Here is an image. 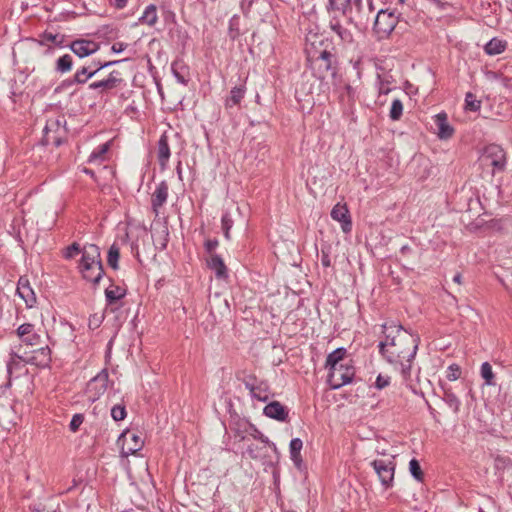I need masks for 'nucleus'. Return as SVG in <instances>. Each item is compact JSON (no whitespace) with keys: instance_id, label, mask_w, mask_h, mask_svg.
Segmentation results:
<instances>
[{"instance_id":"nucleus-1","label":"nucleus","mask_w":512,"mask_h":512,"mask_svg":"<svg viewBox=\"0 0 512 512\" xmlns=\"http://www.w3.org/2000/svg\"><path fill=\"white\" fill-rule=\"evenodd\" d=\"M417 348V338L401 326L386 327V360L400 371L405 380L410 376L411 362Z\"/></svg>"},{"instance_id":"nucleus-2","label":"nucleus","mask_w":512,"mask_h":512,"mask_svg":"<svg viewBox=\"0 0 512 512\" xmlns=\"http://www.w3.org/2000/svg\"><path fill=\"white\" fill-rule=\"evenodd\" d=\"M80 270L83 277L93 283H98L103 274L99 248L94 244L85 245L82 252Z\"/></svg>"},{"instance_id":"nucleus-3","label":"nucleus","mask_w":512,"mask_h":512,"mask_svg":"<svg viewBox=\"0 0 512 512\" xmlns=\"http://www.w3.org/2000/svg\"><path fill=\"white\" fill-rule=\"evenodd\" d=\"M480 166L492 175L502 172L506 167V153L502 147L496 144L488 145L479 157Z\"/></svg>"},{"instance_id":"nucleus-4","label":"nucleus","mask_w":512,"mask_h":512,"mask_svg":"<svg viewBox=\"0 0 512 512\" xmlns=\"http://www.w3.org/2000/svg\"><path fill=\"white\" fill-rule=\"evenodd\" d=\"M355 375L351 362H345L329 368L328 383L332 389H338L352 381Z\"/></svg>"},{"instance_id":"nucleus-5","label":"nucleus","mask_w":512,"mask_h":512,"mask_svg":"<svg viewBox=\"0 0 512 512\" xmlns=\"http://www.w3.org/2000/svg\"><path fill=\"white\" fill-rule=\"evenodd\" d=\"M118 445L121 447L122 456L128 457L140 451L144 441L137 433L126 430L118 438Z\"/></svg>"},{"instance_id":"nucleus-6","label":"nucleus","mask_w":512,"mask_h":512,"mask_svg":"<svg viewBox=\"0 0 512 512\" xmlns=\"http://www.w3.org/2000/svg\"><path fill=\"white\" fill-rule=\"evenodd\" d=\"M330 44L324 41V38L317 33H309L306 36V44H305V52L307 54V59L311 63L312 62V53H315V56L320 58L321 56H327L330 50L328 49Z\"/></svg>"},{"instance_id":"nucleus-7","label":"nucleus","mask_w":512,"mask_h":512,"mask_svg":"<svg viewBox=\"0 0 512 512\" xmlns=\"http://www.w3.org/2000/svg\"><path fill=\"white\" fill-rule=\"evenodd\" d=\"M108 384V373L106 370H102L94 378H92L86 388V395L90 401H96L103 395L107 389Z\"/></svg>"},{"instance_id":"nucleus-8","label":"nucleus","mask_w":512,"mask_h":512,"mask_svg":"<svg viewBox=\"0 0 512 512\" xmlns=\"http://www.w3.org/2000/svg\"><path fill=\"white\" fill-rule=\"evenodd\" d=\"M332 53L328 52L327 56H315V53H312V69L315 71L319 78H325L328 73L335 75V72L332 70Z\"/></svg>"},{"instance_id":"nucleus-9","label":"nucleus","mask_w":512,"mask_h":512,"mask_svg":"<svg viewBox=\"0 0 512 512\" xmlns=\"http://www.w3.org/2000/svg\"><path fill=\"white\" fill-rule=\"evenodd\" d=\"M331 217L335 221L341 223V227L344 233H349L352 228V222L349 215V210L345 204L337 203L332 211Z\"/></svg>"},{"instance_id":"nucleus-10","label":"nucleus","mask_w":512,"mask_h":512,"mask_svg":"<svg viewBox=\"0 0 512 512\" xmlns=\"http://www.w3.org/2000/svg\"><path fill=\"white\" fill-rule=\"evenodd\" d=\"M17 294L23 299L28 308H32L36 303V295L31 288L29 280L25 277H20L17 286Z\"/></svg>"},{"instance_id":"nucleus-11","label":"nucleus","mask_w":512,"mask_h":512,"mask_svg":"<svg viewBox=\"0 0 512 512\" xmlns=\"http://www.w3.org/2000/svg\"><path fill=\"white\" fill-rule=\"evenodd\" d=\"M71 50L80 58L89 56L99 49L98 43L90 40H75L71 44Z\"/></svg>"},{"instance_id":"nucleus-12","label":"nucleus","mask_w":512,"mask_h":512,"mask_svg":"<svg viewBox=\"0 0 512 512\" xmlns=\"http://www.w3.org/2000/svg\"><path fill=\"white\" fill-rule=\"evenodd\" d=\"M169 187L166 182H161L155 189L151 197L153 212L159 215V209L164 205L168 197Z\"/></svg>"},{"instance_id":"nucleus-13","label":"nucleus","mask_w":512,"mask_h":512,"mask_svg":"<svg viewBox=\"0 0 512 512\" xmlns=\"http://www.w3.org/2000/svg\"><path fill=\"white\" fill-rule=\"evenodd\" d=\"M121 81L122 78L120 76V73L117 71H113L109 74V76L106 79L91 83L89 85V88L93 90L102 89V91H107L117 87L121 83Z\"/></svg>"},{"instance_id":"nucleus-14","label":"nucleus","mask_w":512,"mask_h":512,"mask_svg":"<svg viewBox=\"0 0 512 512\" xmlns=\"http://www.w3.org/2000/svg\"><path fill=\"white\" fill-rule=\"evenodd\" d=\"M17 335L22 341L31 346L37 345L40 340V335L34 332V326L30 323L19 326Z\"/></svg>"},{"instance_id":"nucleus-15","label":"nucleus","mask_w":512,"mask_h":512,"mask_svg":"<svg viewBox=\"0 0 512 512\" xmlns=\"http://www.w3.org/2000/svg\"><path fill=\"white\" fill-rule=\"evenodd\" d=\"M117 63L116 61L105 62L103 65H100L96 69H91L89 67H83L81 70H78L74 75V82L78 84H84L88 81V79L92 78L96 75L101 69L106 68L110 65Z\"/></svg>"},{"instance_id":"nucleus-16","label":"nucleus","mask_w":512,"mask_h":512,"mask_svg":"<svg viewBox=\"0 0 512 512\" xmlns=\"http://www.w3.org/2000/svg\"><path fill=\"white\" fill-rule=\"evenodd\" d=\"M264 414L267 417L276 419L278 421H285L288 417V411L278 401H273L266 405L264 408Z\"/></svg>"},{"instance_id":"nucleus-17","label":"nucleus","mask_w":512,"mask_h":512,"mask_svg":"<svg viewBox=\"0 0 512 512\" xmlns=\"http://www.w3.org/2000/svg\"><path fill=\"white\" fill-rule=\"evenodd\" d=\"M435 124L438 128L437 135L440 139H448L453 135L454 129L448 123L445 113H439L435 116Z\"/></svg>"},{"instance_id":"nucleus-18","label":"nucleus","mask_w":512,"mask_h":512,"mask_svg":"<svg viewBox=\"0 0 512 512\" xmlns=\"http://www.w3.org/2000/svg\"><path fill=\"white\" fill-rule=\"evenodd\" d=\"M157 157L161 168L165 169L170 158V148L166 135H162L158 141Z\"/></svg>"},{"instance_id":"nucleus-19","label":"nucleus","mask_w":512,"mask_h":512,"mask_svg":"<svg viewBox=\"0 0 512 512\" xmlns=\"http://www.w3.org/2000/svg\"><path fill=\"white\" fill-rule=\"evenodd\" d=\"M207 264L208 267L215 272L217 278L222 279L227 277V268L220 256L212 254Z\"/></svg>"},{"instance_id":"nucleus-20","label":"nucleus","mask_w":512,"mask_h":512,"mask_svg":"<svg viewBox=\"0 0 512 512\" xmlns=\"http://www.w3.org/2000/svg\"><path fill=\"white\" fill-rule=\"evenodd\" d=\"M345 362H351V360L346 359V349L338 348L328 355L326 366L331 368L336 365L344 364Z\"/></svg>"},{"instance_id":"nucleus-21","label":"nucleus","mask_w":512,"mask_h":512,"mask_svg":"<svg viewBox=\"0 0 512 512\" xmlns=\"http://www.w3.org/2000/svg\"><path fill=\"white\" fill-rule=\"evenodd\" d=\"M158 21L157 7L153 4L147 6L139 18V23L147 26H154Z\"/></svg>"},{"instance_id":"nucleus-22","label":"nucleus","mask_w":512,"mask_h":512,"mask_svg":"<svg viewBox=\"0 0 512 512\" xmlns=\"http://www.w3.org/2000/svg\"><path fill=\"white\" fill-rule=\"evenodd\" d=\"M506 46H507L506 41H503L498 38H493L485 45L484 49L488 55L494 56V55H498V54H501L502 52H504L506 49Z\"/></svg>"},{"instance_id":"nucleus-23","label":"nucleus","mask_w":512,"mask_h":512,"mask_svg":"<svg viewBox=\"0 0 512 512\" xmlns=\"http://www.w3.org/2000/svg\"><path fill=\"white\" fill-rule=\"evenodd\" d=\"M303 447V442L299 438H294L290 442V455L291 460L294 462V464L299 468L302 463V457H301V449Z\"/></svg>"},{"instance_id":"nucleus-24","label":"nucleus","mask_w":512,"mask_h":512,"mask_svg":"<svg viewBox=\"0 0 512 512\" xmlns=\"http://www.w3.org/2000/svg\"><path fill=\"white\" fill-rule=\"evenodd\" d=\"M126 294L125 289L119 286H110L105 290V297L109 304H112L121 298H123Z\"/></svg>"},{"instance_id":"nucleus-25","label":"nucleus","mask_w":512,"mask_h":512,"mask_svg":"<svg viewBox=\"0 0 512 512\" xmlns=\"http://www.w3.org/2000/svg\"><path fill=\"white\" fill-rule=\"evenodd\" d=\"M244 95H245L244 87H234L230 91V96L226 100V105L228 107L238 105L240 103V101L243 99Z\"/></svg>"},{"instance_id":"nucleus-26","label":"nucleus","mask_w":512,"mask_h":512,"mask_svg":"<svg viewBox=\"0 0 512 512\" xmlns=\"http://www.w3.org/2000/svg\"><path fill=\"white\" fill-rule=\"evenodd\" d=\"M330 9L336 15H344L346 10L350 8V0H330Z\"/></svg>"},{"instance_id":"nucleus-27","label":"nucleus","mask_w":512,"mask_h":512,"mask_svg":"<svg viewBox=\"0 0 512 512\" xmlns=\"http://www.w3.org/2000/svg\"><path fill=\"white\" fill-rule=\"evenodd\" d=\"M480 374H481V377L484 379L486 385H488V386L495 385V381H494L495 375H494V372L492 370V366L490 365V363H488V362L482 363Z\"/></svg>"},{"instance_id":"nucleus-28","label":"nucleus","mask_w":512,"mask_h":512,"mask_svg":"<svg viewBox=\"0 0 512 512\" xmlns=\"http://www.w3.org/2000/svg\"><path fill=\"white\" fill-rule=\"evenodd\" d=\"M403 113V103L400 99H394L392 101L390 110H389V117L393 121H397L401 118Z\"/></svg>"},{"instance_id":"nucleus-29","label":"nucleus","mask_w":512,"mask_h":512,"mask_svg":"<svg viewBox=\"0 0 512 512\" xmlns=\"http://www.w3.org/2000/svg\"><path fill=\"white\" fill-rule=\"evenodd\" d=\"M250 392L253 398L258 399L259 401H267L269 398V392L266 386H252L250 388Z\"/></svg>"},{"instance_id":"nucleus-30","label":"nucleus","mask_w":512,"mask_h":512,"mask_svg":"<svg viewBox=\"0 0 512 512\" xmlns=\"http://www.w3.org/2000/svg\"><path fill=\"white\" fill-rule=\"evenodd\" d=\"M481 107V101L476 98L472 93H467L465 96V109L476 112Z\"/></svg>"},{"instance_id":"nucleus-31","label":"nucleus","mask_w":512,"mask_h":512,"mask_svg":"<svg viewBox=\"0 0 512 512\" xmlns=\"http://www.w3.org/2000/svg\"><path fill=\"white\" fill-rule=\"evenodd\" d=\"M62 36L58 34H53L51 32H45L40 39V44L42 45H48L50 43L55 44L57 46L61 45L62 43Z\"/></svg>"},{"instance_id":"nucleus-32","label":"nucleus","mask_w":512,"mask_h":512,"mask_svg":"<svg viewBox=\"0 0 512 512\" xmlns=\"http://www.w3.org/2000/svg\"><path fill=\"white\" fill-rule=\"evenodd\" d=\"M72 68V58L70 55H64L57 60L56 69L59 72H68Z\"/></svg>"},{"instance_id":"nucleus-33","label":"nucleus","mask_w":512,"mask_h":512,"mask_svg":"<svg viewBox=\"0 0 512 512\" xmlns=\"http://www.w3.org/2000/svg\"><path fill=\"white\" fill-rule=\"evenodd\" d=\"M120 252L119 248L116 245H112L108 251V264L113 268H118V260H119Z\"/></svg>"},{"instance_id":"nucleus-34","label":"nucleus","mask_w":512,"mask_h":512,"mask_svg":"<svg viewBox=\"0 0 512 512\" xmlns=\"http://www.w3.org/2000/svg\"><path fill=\"white\" fill-rule=\"evenodd\" d=\"M109 146H110V143L109 142H106L104 143L103 145H101L97 151H94L91 153V155L89 156V159H88V162L89 163H93L97 160H102L103 159V156L107 153V151L109 150Z\"/></svg>"},{"instance_id":"nucleus-35","label":"nucleus","mask_w":512,"mask_h":512,"mask_svg":"<svg viewBox=\"0 0 512 512\" xmlns=\"http://www.w3.org/2000/svg\"><path fill=\"white\" fill-rule=\"evenodd\" d=\"M409 469L413 477L417 480H422L423 478V472L421 470L420 464L416 459H412L409 462Z\"/></svg>"},{"instance_id":"nucleus-36","label":"nucleus","mask_w":512,"mask_h":512,"mask_svg":"<svg viewBox=\"0 0 512 512\" xmlns=\"http://www.w3.org/2000/svg\"><path fill=\"white\" fill-rule=\"evenodd\" d=\"M460 375H461V369H460L459 365L451 364L447 368L446 377L449 381H455V380L459 379Z\"/></svg>"},{"instance_id":"nucleus-37","label":"nucleus","mask_w":512,"mask_h":512,"mask_svg":"<svg viewBox=\"0 0 512 512\" xmlns=\"http://www.w3.org/2000/svg\"><path fill=\"white\" fill-rule=\"evenodd\" d=\"M221 222L225 238L230 239V229L233 226V220L231 219L230 215L226 213L222 216Z\"/></svg>"},{"instance_id":"nucleus-38","label":"nucleus","mask_w":512,"mask_h":512,"mask_svg":"<svg viewBox=\"0 0 512 512\" xmlns=\"http://www.w3.org/2000/svg\"><path fill=\"white\" fill-rule=\"evenodd\" d=\"M111 416L115 421L123 420L126 417L125 406L123 405H115L111 409Z\"/></svg>"},{"instance_id":"nucleus-39","label":"nucleus","mask_w":512,"mask_h":512,"mask_svg":"<svg viewBox=\"0 0 512 512\" xmlns=\"http://www.w3.org/2000/svg\"><path fill=\"white\" fill-rule=\"evenodd\" d=\"M332 29L339 35V37L344 41L351 40V34L342 28V26L336 22L331 24Z\"/></svg>"},{"instance_id":"nucleus-40","label":"nucleus","mask_w":512,"mask_h":512,"mask_svg":"<svg viewBox=\"0 0 512 512\" xmlns=\"http://www.w3.org/2000/svg\"><path fill=\"white\" fill-rule=\"evenodd\" d=\"M81 252L80 246L77 243H73L69 247L66 248V251L64 253V256L67 259L73 258L75 255L79 254Z\"/></svg>"},{"instance_id":"nucleus-41","label":"nucleus","mask_w":512,"mask_h":512,"mask_svg":"<svg viewBox=\"0 0 512 512\" xmlns=\"http://www.w3.org/2000/svg\"><path fill=\"white\" fill-rule=\"evenodd\" d=\"M371 466L375 470V473L378 475L381 482H384L382 478V470H384V463L381 460H373L371 463Z\"/></svg>"},{"instance_id":"nucleus-42","label":"nucleus","mask_w":512,"mask_h":512,"mask_svg":"<svg viewBox=\"0 0 512 512\" xmlns=\"http://www.w3.org/2000/svg\"><path fill=\"white\" fill-rule=\"evenodd\" d=\"M84 417L81 414H75L70 422L71 431L75 432L83 423Z\"/></svg>"},{"instance_id":"nucleus-43","label":"nucleus","mask_w":512,"mask_h":512,"mask_svg":"<svg viewBox=\"0 0 512 512\" xmlns=\"http://www.w3.org/2000/svg\"><path fill=\"white\" fill-rule=\"evenodd\" d=\"M447 402L450 404V405H454L456 407V409L458 408L459 406V400L458 398L456 397L455 394H453L452 392L450 391H445V397H444Z\"/></svg>"},{"instance_id":"nucleus-44","label":"nucleus","mask_w":512,"mask_h":512,"mask_svg":"<svg viewBox=\"0 0 512 512\" xmlns=\"http://www.w3.org/2000/svg\"><path fill=\"white\" fill-rule=\"evenodd\" d=\"M495 468L496 469H502L505 467V465L507 464L508 462V459H506L505 457H501V456H497L495 458Z\"/></svg>"},{"instance_id":"nucleus-45","label":"nucleus","mask_w":512,"mask_h":512,"mask_svg":"<svg viewBox=\"0 0 512 512\" xmlns=\"http://www.w3.org/2000/svg\"><path fill=\"white\" fill-rule=\"evenodd\" d=\"M39 353L44 357L43 363L47 364L50 361V350L48 347L39 349Z\"/></svg>"},{"instance_id":"nucleus-46","label":"nucleus","mask_w":512,"mask_h":512,"mask_svg":"<svg viewBox=\"0 0 512 512\" xmlns=\"http://www.w3.org/2000/svg\"><path fill=\"white\" fill-rule=\"evenodd\" d=\"M126 48V45L122 42H116L112 45V51L116 53L122 52Z\"/></svg>"},{"instance_id":"nucleus-47","label":"nucleus","mask_w":512,"mask_h":512,"mask_svg":"<svg viewBox=\"0 0 512 512\" xmlns=\"http://www.w3.org/2000/svg\"><path fill=\"white\" fill-rule=\"evenodd\" d=\"M218 246V241L217 240H210V241H207L206 243V248L209 252H212L216 247Z\"/></svg>"},{"instance_id":"nucleus-48","label":"nucleus","mask_w":512,"mask_h":512,"mask_svg":"<svg viewBox=\"0 0 512 512\" xmlns=\"http://www.w3.org/2000/svg\"><path fill=\"white\" fill-rule=\"evenodd\" d=\"M321 261H322V264L325 266V267H328L330 266V258L327 254L323 253L322 255V258H321Z\"/></svg>"},{"instance_id":"nucleus-49","label":"nucleus","mask_w":512,"mask_h":512,"mask_svg":"<svg viewBox=\"0 0 512 512\" xmlns=\"http://www.w3.org/2000/svg\"><path fill=\"white\" fill-rule=\"evenodd\" d=\"M382 13H384V10L383 9L379 10L378 13H377L376 19H375L374 30H375L376 33H379V30L377 28L378 27V20H379V17H380V15Z\"/></svg>"},{"instance_id":"nucleus-50","label":"nucleus","mask_w":512,"mask_h":512,"mask_svg":"<svg viewBox=\"0 0 512 512\" xmlns=\"http://www.w3.org/2000/svg\"><path fill=\"white\" fill-rule=\"evenodd\" d=\"M376 387L378 389H382L384 387V381L382 380V376L381 375H378V377L376 379Z\"/></svg>"},{"instance_id":"nucleus-51","label":"nucleus","mask_w":512,"mask_h":512,"mask_svg":"<svg viewBox=\"0 0 512 512\" xmlns=\"http://www.w3.org/2000/svg\"><path fill=\"white\" fill-rule=\"evenodd\" d=\"M453 281L457 284H461L462 283V276L460 273H457L454 277H453Z\"/></svg>"},{"instance_id":"nucleus-52","label":"nucleus","mask_w":512,"mask_h":512,"mask_svg":"<svg viewBox=\"0 0 512 512\" xmlns=\"http://www.w3.org/2000/svg\"><path fill=\"white\" fill-rule=\"evenodd\" d=\"M116 6L119 8H123L126 5L127 0H115Z\"/></svg>"},{"instance_id":"nucleus-53","label":"nucleus","mask_w":512,"mask_h":512,"mask_svg":"<svg viewBox=\"0 0 512 512\" xmlns=\"http://www.w3.org/2000/svg\"><path fill=\"white\" fill-rule=\"evenodd\" d=\"M378 348H379L380 353H384V348H386V345H384V341L379 342Z\"/></svg>"},{"instance_id":"nucleus-54","label":"nucleus","mask_w":512,"mask_h":512,"mask_svg":"<svg viewBox=\"0 0 512 512\" xmlns=\"http://www.w3.org/2000/svg\"><path fill=\"white\" fill-rule=\"evenodd\" d=\"M378 348H379L380 353H384V348H386V345H384V341L379 342Z\"/></svg>"},{"instance_id":"nucleus-55","label":"nucleus","mask_w":512,"mask_h":512,"mask_svg":"<svg viewBox=\"0 0 512 512\" xmlns=\"http://www.w3.org/2000/svg\"><path fill=\"white\" fill-rule=\"evenodd\" d=\"M83 172L86 173V174L91 175L92 177H94V172L92 170H90V169L84 168Z\"/></svg>"},{"instance_id":"nucleus-56","label":"nucleus","mask_w":512,"mask_h":512,"mask_svg":"<svg viewBox=\"0 0 512 512\" xmlns=\"http://www.w3.org/2000/svg\"><path fill=\"white\" fill-rule=\"evenodd\" d=\"M103 64L104 63H100V62L99 63H94V67H95L94 69L98 68L100 65H103Z\"/></svg>"},{"instance_id":"nucleus-57","label":"nucleus","mask_w":512,"mask_h":512,"mask_svg":"<svg viewBox=\"0 0 512 512\" xmlns=\"http://www.w3.org/2000/svg\"><path fill=\"white\" fill-rule=\"evenodd\" d=\"M51 125H52V124H47V125H46V127H45V129H46V130H49V129L51 128Z\"/></svg>"},{"instance_id":"nucleus-58","label":"nucleus","mask_w":512,"mask_h":512,"mask_svg":"<svg viewBox=\"0 0 512 512\" xmlns=\"http://www.w3.org/2000/svg\"><path fill=\"white\" fill-rule=\"evenodd\" d=\"M399 1H400L401 3H403V2H404V0H399Z\"/></svg>"}]
</instances>
